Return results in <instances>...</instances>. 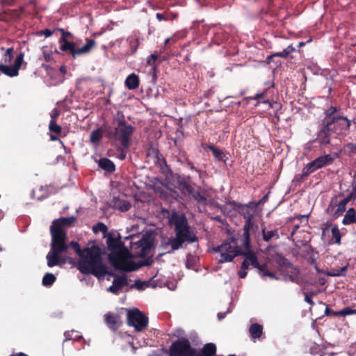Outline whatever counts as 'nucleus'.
Segmentation results:
<instances>
[{"label":"nucleus","mask_w":356,"mask_h":356,"mask_svg":"<svg viewBox=\"0 0 356 356\" xmlns=\"http://www.w3.org/2000/svg\"><path fill=\"white\" fill-rule=\"evenodd\" d=\"M245 218L243 226V234L241 238V245L245 250L241 251L237 245V242L234 238L225 241L221 245L213 248V251L220 253L219 263L232 261L238 255L244 256V260L241 264V269L238 272L240 278L244 279L248 274L247 270L250 266L257 269L258 273L264 278L268 277L272 280H279L275 273L271 271L266 264H260L256 254L252 252L250 248V232L254 228L253 215L250 213V207L240 202L230 201L227 203Z\"/></svg>","instance_id":"1"},{"label":"nucleus","mask_w":356,"mask_h":356,"mask_svg":"<svg viewBox=\"0 0 356 356\" xmlns=\"http://www.w3.org/2000/svg\"><path fill=\"white\" fill-rule=\"evenodd\" d=\"M340 111V107L334 106H330L324 111L321 127L316 138L321 146H326L330 143L332 134L346 135L352 124L356 129V116L350 120L346 116L339 115Z\"/></svg>","instance_id":"2"},{"label":"nucleus","mask_w":356,"mask_h":356,"mask_svg":"<svg viewBox=\"0 0 356 356\" xmlns=\"http://www.w3.org/2000/svg\"><path fill=\"white\" fill-rule=\"evenodd\" d=\"M169 222L174 227L175 236L170 237L166 243V245L171 248L167 253L170 254L182 248L184 243L198 242V237L191 229L184 214L172 212Z\"/></svg>","instance_id":"3"},{"label":"nucleus","mask_w":356,"mask_h":356,"mask_svg":"<svg viewBox=\"0 0 356 356\" xmlns=\"http://www.w3.org/2000/svg\"><path fill=\"white\" fill-rule=\"evenodd\" d=\"M102 249L95 243L83 248V252L79 256L78 270L83 274H90L97 278L105 277L108 271L102 261Z\"/></svg>","instance_id":"4"},{"label":"nucleus","mask_w":356,"mask_h":356,"mask_svg":"<svg viewBox=\"0 0 356 356\" xmlns=\"http://www.w3.org/2000/svg\"><path fill=\"white\" fill-rule=\"evenodd\" d=\"M115 120H118V125L113 129L108 124H104L106 136L119 142L120 146L128 150L131 143V138L135 131V127L127 123L122 113H118Z\"/></svg>","instance_id":"5"},{"label":"nucleus","mask_w":356,"mask_h":356,"mask_svg":"<svg viewBox=\"0 0 356 356\" xmlns=\"http://www.w3.org/2000/svg\"><path fill=\"white\" fill-rule=\"evenodd\" d=\"M129 252L126 248H123L118 251H113L108 254V260L116 270L132 272L138 270L143 266L150 264L148 261H141L140 264H138L129 260Z\"/></svg>","instance_id":"6"},{"label":"nucleus","mask_w":356,"mask_h":356,"mask_svg":"<svg viewBox=\"0 0 356 356\" xmlns=\"http://www.w3.org/2000/svg\"><path fill=\"white\" fill-rule=\"evenodd\" d=\"M61 33V37L59 38L60 50L70 54L73 58L77 56L89 53L95 46V40L94 39L87 38L86 43L82 47L77 48L76 43L70 42L67 38L72 36V34L63 29H58Z\"/></svg>","instance_id":"7"},{"label":"nucleus","mask_w":356,"mask_h":356,"mask_svg":"<svg viewBox=\"0 0 356 356\" xmlns=\"http://www.w3.org/2000/svg\"><path fill=\"white\" fill-rule=\"evenodd\" d=\"M67 250L68 246L65 241L51 238V251L46 257L47 266L52 268L65 264L67 258L62 257L61 254L67 253Z\"/></svg>","instance_id":"8"},{"label":"nucleus","mask_w":356,"mask_h":356,"mask_svg":"<svg viewBox=\"0 0 356 356\" xmlns=\"http://www.w3.org/2000/svg\"><path fill=\"white\" fill-rule=\"evenodd\" d=\"M75 221L76 218L74 216L62 217L54 220L50 227L51 238L65 242L67 233L65 227H70Z\"/></svg>","instance_id":"9"},{"label":"nucleus","mask_w":356,"mask_h":356,"mask_svg":"<svg viewBox=\"0 0 356 356\" xmlns=\"http://www.w3.org/2000/svg\"><path fill=\"white\" fill-rule=\"evenodd\" d=\"M196 348L191 346L189 340L181 338L173 341L169 348L168 356H195Z\"/></svg>","instance_id":"10"},{"label":"nucleus","mask_w":356,"mask_h":356,"mask_svg":"<svg viewBox=\"0 0 356 356\" xmlns=\"http://www.w3.org/2000/svg\"><path fill=\"white\" fill-rule=\"evenodd\" d=\"M149 319L138 309L135 308L128 310L127 314V323L130 327H134L136 332H141L148 325Z\"/></svg>","instance_id":"11"},{"label":"nucleus","mask_w":356,"mask_h":356,"mask_svg":"<svg viewBox=\"0 0 356 356\" xmlns=\"http://www.w3.org/2000/svg\"><path fill=\"white\" fill-rule=\"evenodd\" d=\"M275 261L279 266V270L284 274V280L296 282L299 278V270L291 264L289 261L282 256H278Z\"/></svg>","instance_id":"12"},{"label":"nucleus","mask_w":356,"mask_h":356,"mask_svg":"<svg viewBox=\"0 0 356 356\" xmlns=\"http://www.w3.org/2000/svg\"><path fill=\"white\" fill-rule=\"evenodd\" d=\"M352 187H353V189H352L351 192L350 193V194L347 197L343 198L342 200H341L338 204L336 202L335 204L334 205L333 200H332V201L329 205V207L327 208V211H329L331 207H334V206H337V208L334 213V216L335 218H338L339 216H341L346 209V204L351 200L354 201L356 198V177H355V176L354 177L353 181L352 182Z\"/></svg>","instance_id":"13"},{"label":"nucleus","mask_w":356,"mask_h":356,"mask_svg":"<svg viewBox=\"0 0 356 356\" xmlns=\"http://www.w3.org/2000/svg\"><path fill=\"white\" fill-rule=\"evenodd\" d=\"M24 57V53L21 51L17 56L13 65L0 63V72L9 77L17 76L19 74V70L22 65Z\"/></svg>","instance_id":"14"},{"label":"nucleus","mask_w":356,"mask_h":356,"mask_svg":"<svg viewBox=\"0 0 356 356\" xmlns=\"http://www.w3.org/2000/svg\"><path fill=\"white\" fill-rule=\"evenodd\" d=\"M107 275L114 277L112 285L108 289V291L112 293L118 294V292L128 284L126 275L120 276L109 272Z\"/></svg>","instance_id":"15"},{"label":"nucleus","mask_w":356,"mask_h":356,"mask_svg":"<svg viewBox=\"0 0 356 356\" xmlns=\"http://www.w3.org/2000/svg\"><path fill=\"white\" fill-rule=\"evenodd\" d=\"M105 323L113 332H116L122 325V321L118 314L108 312L104 315Z\"/></svg>","instance_id":"16"},{"label":"nucleus","mask_w":356,"mask_h":356,"mask_svg":"<svg viewBox=\"0 0 356 356\" xmlns=\"http://www.w3.org/2000/svg\"><path fill=\"white\" fill-rule=\"evenodd\" d=\"M106 244L108 249L111 252L113 251H118L123 248L124 243L121 241L120 237H114L112 234H109L106 238Z\"/></svg>","instance_id":"17"},{"label":"nucleus","mask_w":356,"mask_h":356,"mask_svg":"<svg viewBox=\"0 0 356 356\" xmlns=\"http://www.w3.org/2000/svg\"><path fill=\"white\" fill-rule=\"evenodd\" d=\"M202 145L204 149H208L210 151H211L213 156L215 157V159L216 160L220 161H223L225 163L228 160V157L226 156L225 152L222 149L216 147L214 145H212V144L208 145V144L202 143Z\"/></svg>","instance_id":"18"},{"label":"nucleus","mask_w":356,"mask_h":356,"mask_svg":"<svg viewBox=\"0 0 356 356\" xmlns=\"http://www.w3.org/2000/svg\"><path fill=\"white\" fill-rule=\"evenodd\" d=\"M138 248L140 251L138 252V256L140 257H145L150 251L152 247V242L149 238H142L137 243Z\"/></svg>","instance_id":"19"},{"label":"nucleus","mask_w":356,"mask_h":356,"mask_svg":"<svg viewBox=\"0 0 356 356\" xmlns=\"http://www.w3.org/2000/svg\"><path fill=\"white\" fill-rule=\"evenodd\" d=\"M330 227H331V233L332 240H334V243L337 245H340L341 234L337 225H332L329 222H326L325 224H324V228L323 229V235L325 234V231L328 229Z\"/></svg>","instance_id":"20"},{"label":"nucleus","mask_w":356,"mask_h":356,"mask_svg":"<svg viewBox=\"0 0 356 356\" xmlns=\"http://www.w3.org/2000/svg\"><path fill=\"white\" fill-rule=\"evenodd\" d=\"M216 346L213 343H206L201 349H196L195 356H216Z\"/></svg>","instance_id":"21"},{"label":"nucleus","mask_w":356,"mask_h":356,"mask_svg":"<svg viewBox=\"0 0 356 356\" xmlns=\"http://www.w3.org/2000/svg\"><path fill=\"white\" fill-rule=\"evenodd\" d=\"M262 238L265 242H269L271 240H279L280 236L278 229L268 230L266 227L261 229Z\"/></svg>","instance_id":"22"},{"label":"nucleus","mask_w":356,"mask_h":356,"mask_svg":"<svg viewBox=\"0 0 356 356\" xmlns=\"http://www.w3.org/2000/svg\"><path fill=\"white\" fill-rule=\"evenodd\" d=\"M337 156H334L332 154H326L324 156H319L314 159L313 161L316 165L318 169L328 165L334 161Z\"/></svg>","instance_id":"23"},{"label":"nucleus","mask_w":356,"mask_h":356,"mask_svg":"<svg viewBox=\"0 0 356 356\" xmlns=\"http://www.w3.org/2000/svg\"><path fill=\"white\" fill-rule=\"evenodd\" d=\"M213 37L212 42L216 44H220L224 40L228 38L227 33H226L221 28L218 27L213 31Z\"/></svg>","instance_id":"24"},{"label":"nucleus","mask_w":356,"mask_h":356,"mask_svg":"<svg viewBox=\"0 0 356 356\" xmlns=\"http://www.w3.org/2000/svg\"><path fill=\"white\" fill-rule=\"evenodd\" d=\"M112 203L113 207L115 209H117L122 212L127 211L131 207V203L128 200H121L118 197H114Z\"/></svg>","instance_id":"25"},{"label":"nucleus","mask_w":356,"mask_h":356,"mask_svg":"<svg viewBox=\"0 0 356 356\" xmlns=\"http://www.w3.org/2000/svg\"><path fill=\"white\" fill-rule=\"evenodd\" d=\"M124 83L129 90H135L139 87V77L135 73H132L126 78Z\"/></svg>","instance_id":"26"},{"label":"nucleus","mask_w":356,"mask_h":356,"mask_svg":"<svg viewBox=\"0 0 356 356\" xmlns=\"http://www.w3.org/2000/svg\"><path fill=\"white\" fill-rule=\"evenodd\" d=\"M98 166L109 173H112L115 170L114 163L108 158H101L98 161Z\"/></svg>","instance_id":"27"},{"label":"nucleus","mask_w":356,"mask_h":356,"mask_svg":"<svg viewBox=\"0 0 356 356\" xmlns=\"http://www.w3.org/2000/svg\"><path fill=\"white\" fill-rule=\"evenodd\" d=\"M104 125L101 128L93 130L90 134V141L92 144L97 145L103 138Z\"/></svg>","instance_id":"28"},{"label":"nucleus","mask_w":356,"mask_h":356,"mask_svg":"<svg viewBox=\"0 0 356 356\" xmlns=\"http://www.w3.org/2000/svg\"><path fill=\"white\" fill-rule=\"evenodd\" d=\"M356 223V211L354 208H350L344 215L342 224L349 225Z\"/></svg>","instance_id":"29"},{"label":"nucleus","mask_w":356,"mask_h":356,"mask_svg":"<svg viewBox=\"0 0 356 356\" xmlns=\"http://www.w3.org/2000/svg\"><path fill=\"white\" fill-rule=\"evenodd\" d=\"M296 48L294 47H293L292 44L289 45L282 51L277 52V53H275L273 54L268 56L267 57V60H268V62H270V60L273 57H281V58H287L291 53L296 51Z\"/></svg>","instance_id":"30"},{"label":"nucleus","mask_w":356,"mask_h":356,"mask_svg":"<svg viewBox=\"0 0 356 356\" xmlns=\"http://www.w3.org/2000/svg\"><path fill=\"white\" fill-rule=\"evenodd\" d=\"M268 90H265L264 92L256 94L254 97H250L252 100H259L257 104L260 103L268 104L269 108L273 107L271 102L267 98Z\"/></svg>","instance_id":"31"},{"label":"nucleus","mask_w":356,"mask_h":356,"mask_svg":"<svg viewBox=\"0 0 356 356\" xmlns=\"http://www.w3.org/2000/svg\"><path fill=\"white\" fill-rule=\"evenodd\" d=\"M249 332L252 339H258L263 334V327L260 324L253 323L249 328Z\"/></svg>","instance_id":"32"},{"label":"nucleus","mask_w":356,"mask_h":356,"mask_svg":"<svg viewBox=\"0 0 356 356\" xmlns=\"http://www.w3.org/2000/svg\"><path fill=\"white\" fill-rule=\"evenodd\" d=\"M178 185L179 189L185 195H189L193 189V186L191 184H189L184 178L178 180Z\"/></svg>","instance_id":"33"},{"label":"nucleus","mask_w":356,"mask_h":356,"mask_svg":"<svg viewBox=\"0 0 356 356\" xmlns=\"http://www.w3.org/2000/svg\"><path fill=\"white\" fill-rule=\"evenodd\" d=\"M153 280H149V281H141L140 280H136L134 283V286L138 290H143L145 287H148L150 286H155V284H153Z\"/></svg>","instance_id":"34"},{"label":"nucleus","mask_w":356,"mask_h":356,"mask_svg":"<svg viewBox=\"0 0 356 356\" xmlns=\"http://www.w3.org/2000/svg\"><path fill=\"white\" fill-rule=\"evenodd\" d=\"M56 277L54 274L47 273L43 276L42 283L45 286H51L56 282Z\"/></svg>","instance_id":"35"},{"label":"nucleus","mask_w":356,"mask_h":356,"mask_svg":"<svg viewBox=\"0 0 356 356\" xmlns=\"http://www.w3.org/2000/svg\"><path fill=\"white\" fill-rule=\"evenodd\" d=\"M13 51L14 49L13 47L7 49L5 54L3 55L1 63L5 65L10 63L14 58Z\"/></svg>","instance_id":"36"},{"label":"nucleus","mask_w":356,"mask_h":356,"mask_svg":"<svg viewBox=\"0 0 356 356\" xmlns=\"http://www.w3.org/2000/svg\"><path fill=\"white\" fill-rule=\"evenodd\" d=\"M318 170L315 165L314 162L312 161L310 163H308L302 169L303 170V176H309L310 174L314 172V171Z\"/></svg>","instance_id":"37"},{"label":"nucleus","mask_w":356,"mask_h":356,"mask_svg":"<svg viewBox=\"0 0 356 356\" xmlns=\"http://www.w3.org/2000/svg\"><path fill=\"white\" fill-rule=\"evenodd\" d=\"M348 270V265L339 268V269H333L331 272L327 273V275L332 277H339V276H344L346 275V273Z\"/></svg>","instance_id":"38"},{"label":"nucleus","mask_w":356,"mask_h":356,"mask_svg":"<svg viewBox=\"0 0 356 356\" xmlns=\"http://www.w3.org/2000/svg\"><path fill=\"white\" fill-rule=\"evenodd\" d=\"M130 51L131 54H134L136 52L138 45H139V40L136 37H130L129 39Z\"/></svg>","instance_id":"39"},{"label":"nucleus","mask_w":356,"mask_h":356,"mask_svg":"<svg viewBox=\"0 0 356 356\" xmlns=\"http://www.w3.org/2000/svg\"><path fill=\"white\" fill-rule=\"evenodd\" d=\"M193 197V199L200 203H205L207 202V198L202 195L200 191H195L194 188L192 192L189 195Z\"/></svg>","instance_id":"40"},{"label":"nucleus","mask_w":356,"mask_h":356,"mask_svg":"<svg viewBox=\"0 0 356 356\" xmlns=\"http://www.w3.org/2000/svg\"><path fill=\"white\" fill-rule=\"evenodd\" d=\"M49 129L56 134H60L62 131V127L56 123V120H50Z\"/></svg>","instance_id":"41"},{"label":"nucleus","mask_w":356,"mask_h":356,"mask_svg":"<svg viewBox=\"0 0 356 356\" xmlns=\"http://www.w3.org/2000/svg\"><path fill=\"white\" fill-rule=\"evenodd\" d=\"M158 59V55L152 54L149 55L147 58V65L152 67V70L154 72L156 67V60Z\"/></svg>","instance_id":"42"},{"label":"nucleus","mask_w":356,"mask_h":356,"mask_svg":"<svg viewBox=\"0 0 356 356\" xmlns=\"http://www.w3.org/2000/svg\"><path fill=\"white\" fill-rule=\"evenodd\" d=\"M356 314V310L353 309L350 307H345L344 309L337 312L336 313H334V316H346L348 315H351Z\"/></svg>","instance_id":"43"},{"label":"nucleus","mask_w":356,"mask_h":356,"mask_svg":"<svg viewBox=\"0 0 356 356\" xmlns=\"http://www.w3.org/2000/svg\"><path fill=\"white\" fill-rule=\"evenodd\" d=\"M92 231L95 233L101 232L104 234H106L108 231V227L104 223L99 222L93 226Z\"/></svg>","instance_id":"44"},{"label":"nucleus","mask_w":356,"mask_h":356,"mask_svg":"<svg viewBox=\"0 0 356 356\" xmlns=\"http://www.w3.org/2000/svg\"><path fill=\"white\" fill-rule=\"evenodd\" d=\"M67 245L68 246V248H72L79 257L81 256V253L83 252V249H81L78 242L71 241L69 244Z\"/></svg>","instance_id":"45"},{"label":"nucleus","mask_w":356,"mask_h":356,"mask_svg":"<svg viewBox=\"0 0 356 356\" xmlns=\"http://www.w3.org/2000/svg\"><path fill=\"white\" fill-rule=\"evenodd\" d=\"M42 54H43V56H44V58L45 61H47V62H52V61H54L53 51H52L43 49H42Z\"/></svg>","instance_id":"46"},{"label":"nucleus","mask_w":356,"mask_h":356,"mask_svg":"<svg viewBox=\"0 0 356 356\" xmlns=\"http://www.w3.org/2000/svg\"><path fill=\"white\" fill-rule=\"evenodd\" d=\"M156 17L159 21H168L170 19L169 13H160L156 14Z\"/></svg>","instance_id":"47"},{"label":"nucleus","mask_w":356,"mask_h":356,"mask_svg":"<svg viewBox=\"0 0 356 356\" xmlns=\"http://www.w3.org/2000/svg\"><path fill=\"white\" fill-rule=\"evenodd\" d=\"M305 294V300L309 303L310 305L313 306L314 305V301L312 298L315 295L314 292H311L310 293H304Z\"/></svg>","instance_id":"48"},{"label":"nucleus","mask_w":356,"mask_h":356,"mask_svg":"<svg viewBox=\"0 0 356 356\" xmlns=\"http://www.w3.org/2000/svg\"><path fill=\"white\" fill-rule=\"evenodd\" d=\"M60 111L58 108H54L50 113L51 118V120H56L60 115Z\"/></svg>","instance_id":"49"},{"label":"nucleus","mask_w":356,"mask_h":356,"mask_svg":"<svg viewBox=\"0 0 356 356\" xmlns=\"http://www.w3.org/2000/svg\"><path fill=\"white\" fill-rule=\"evenodd\" d=\"M186 165H187V167H188L191 170H193V171H195V172H197V173H199V174H200V173H201V170H199V169H197L196 167H195V165H193V163L191 161H188L186 162Z\"/></svg>","instance_id":"50"},{"label":"nucleus","mask_w":356,"mask_h":356,"mask_svg":"<svg viewBox=\"0 0 356 356\" xmlns=\"http://www.w3.org/2000/svg\"><path fill=\"white\" fill-rule=\"evenodd\" d=\"M307 177L308 176H303V170H302V173L299 174V175H296L295 176L294 179L296 181L301 182V181L305 180L307 178Z\"/></svg>","instance_id":"51"},{"label":"nucleus","mask_w":356,"mask_h":356,"mask_svg":"<svg viewBox=\"0 0 356 356\" xmlns=\"http://www.w3.org/2000/svg\"><path fill=\"white\" fill-rule=\"evenodd\" d=\"M40 35H44L45 37H50L53 34V31L50 29H46L40 32Z\"/></svg>","instance_id":"52"},{"label":"nucleus","mask_w":356,"mask_h":356,"mask_svg":"<svg viewBox=\"0 0 356 356\" xmlns=\"http://www.w3.org/2000/svg\"><path fill=\"white\" fill-rule=\"evenodd\" d=\"M2 6H13L15 3V0H0Z\"/></svg>","instance_id":"53"},{"label":"nucleus","mask_w":356,"mask_h":356,"mask_svg":"<svg viewBox=\"0 0 356 356\" xmlns=\"http://www.w3.org/2000/svg\"><path fill=\"white\" fill-rule=\"evenodd\" d=\"M127 151L128 150H126L122 146H120V154L119 156L120 159L123 160L125 159Z\"/></svg>","instance_id":"54"},{"label":"nucleus","mask_w":356,"mask_h":356,"mask_svg":"<svg viewBox=\"0 0 356 356\" xmlns=\"http://www.w3.org/2000/svg\"><path fill=\"white\" fill-rule=\"evenodd\" d=\"M177 42V38L175 36L168 38L165 40V45H168L170 42L175 43Z\"/></svg>","instance_id":"55"},{"label":"nucleus","mask_w":356,"mask_h":356,"mask_svg":"<svg viewBox=\"0 0 356 356\" xmlns=\"http://www.w3.org/2000/svg\"><path fill=\"white\" fill-rule=\"evenodd\" d=\"M347 148L352 152H356V143H350L347 145Z\"/></svg>","instance_id":"56"},{"label":"nucleus","mask_w":356,"mask_h":356,"mask_svg":"<svg viewBox=\"0 0 356 356\" xmlns=\"http://www.w3.org/2000/svg\"><path fill=\"white\" fill-rule=\"evenodd\" d=\"M225 316H226V313L225 312H219L218 314V318L219 320H222V319H223L225 317Z\"/></svg>","instance_id":"57"},{"label":"nucleus","mask_w":356,"mask_h":356,"mask_svg":"<svg viewBox=\"0 0 356 356\" xmlns=\"http://www.w3.org/2000/svg\"><path fill=\"white\" fill-rule=\"evenodd\" d=\"M336 312H334V311H333V310H332V309H329V308H327V307L325 309V314H326L327 315H329V314H332V315H334V313H336Z\"/></svg>","instance_id":"58"},{"label":"nucleus","mask_w":356,"mask_h":356,"mask_svg":"<svg viewBox=\"0 0 356 356\" xmlns=\"http://www.w3.org/2000/svg\"><path fill=\"white\" fill-rule=\"evenodd\" d=\"M60 72L61 73H63V74H65V73H66V72H67L65 67V66H61V67H60Z\"/></svg>","instance_id":"59"},{"label":"nucleus","mask_w":356,"mask_h":356,"mask_svg":"<svg viewBox=\"0 0 356 356\" xmlns=\"http://www.w3.org/2000/svg\"><path fill=\"white\" fill-rule=\"evenodd\" d=\"M10 356H29V355H26L25 353H17V354L11 355Z\"/></svg>","instance_id":"60"},{"label":"nucleus","mask_w":356,"mask_h":356,"mask_svg":"<svg viewBox=\"0 0 356 356\" xmlns=\"http://www.w3.org/2000/svg\"><path fill=\"white\" fill-rule=\"evenodd\" d=\"M307 215H299L297 218H305L306 222H307Z\"/></svg>","instance_id":"61"},{"label":"nucleus","mask_w":356,"mask_h":356,"mask_svg":"<svg viewBox=\"0 0 356 356\" xmlns=\"http://www.w3.org/2000/svg\"><path fill=\"white\" fill-rule=\"evenodd\" d=\"M65 336L66 337L67 339H71V336H70V333L69 332H65Z\"/></svg>","instance_id":"62"},{"label":"nucleus","mask_w":356,"mask_h":356,"mask_svg":"<svg viewBox=\"0 0 356 356\" xmlns=\"http://www.w3.org/2000/svg\"><path fill=\"white\" fill-rule=\"evenodd\" d=\"M50 138H51V140L53 141H56V140H58V138L54 135H51Z\"/></svg>","instance_id":"63"},{"label":"nucleus","mask_w":356,"mask_h":356,"mask_svg":"<svg viewBox=\"0 0 356 356\" xmlns=\"http://www.w3.org/2000/svg\"><path fill=\"white\" fill-rule=\"evenodd\" d=\"M177 14H170V19H174L177 18Z\"/></svg>","instance_id":"64"}]
</instances>
